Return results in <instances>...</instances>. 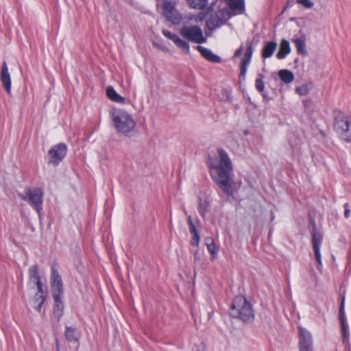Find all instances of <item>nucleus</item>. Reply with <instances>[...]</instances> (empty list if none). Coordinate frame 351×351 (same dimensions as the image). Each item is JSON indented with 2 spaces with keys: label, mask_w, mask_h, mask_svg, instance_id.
Returning a JSON list of instances; mask_svg holds the SVG:
<instances>
[{
  "label": "nucleus",
  "mask_w": 351,
  "mask_h": 351,
  "mask_svg": "<svg viewBox=\"0 0 351 351\" xmlns=\"http://www.w3.org/2000/svg\"><path fill=\"white\" fill-rule=\"evenodd\" d=\"M217 158H210L208 167L211 178L227 195L233 194V165L228 154L222 149L218 150Z\"/></svg>",
  "instance_id": "f257e3e1"
},
{
  "label": "nucleus",
  "mask_w": 351,
  "mask_h": 351,
  "mask_svg": "<svg viewBox=\"0 0 351 351\" xmlns=\"http://www.w3.org/2000/svg\"><path fill=\"white\" fill-rule=\"evenodd\" d=\"M179 33L184 39L180 38L178 35L171 33L169 30H162L163 35L172 40L173 43L186 54L190 53V45L188 42L202 44L207 41V38L204 36L203 30L197 25H184L180 28Z\"/></svg>",
  "instance_id": "f03ea898"
},
{
  "label": "nucleus",
  "mask_w": 351,
  "mask_h": 351,
  "mask_svg": "<svg viewBox=\"0 0 351 351\" xmlns=\"http://www.w3.org/2000/svg\"><path fill=\"white\" fill-rule=\"evenodd\" d=\"M112 125L116 131L125 136H129L134 131L136 122L128 111L114 108L110 111Z\"/></svg>",
  "instance_id": "7ed1b4c3"
},
{
  "label": "nucleus",
  "mask_w": 351,
  "mask_h": 351,
  "mask_svg": "<svg viewBox=\"0 0 351 351\" xmlns=\"http://www.w3.org/2000/svg\"><path fill=\"white\" fill-rule=\"evenodd\" d=\"M230 313L232 317L251 322L254 319V313L251 304L242 295L236 296L232 302Z\"/></svg>",
  "instance_id": "20e7f679"
},
{
  "label": "nucleus",
  "mask_w": 351,
  "mask_h": 351,
  "mask_svg": "<svg viewBox=\"0 0 351 351\" xmlns=\"http://www.w3.org/2000/svg\"><path fill=\"white\" fill-rule=\"evenodd\" d=\"M334 128L340 137L346 141H351V118L342 113L335 117Z\"/></svg>",
  "instance_id": "39448f33"
},
{
  "label": "nucleus",
  "mask_w": 351,
  "mask_h": 351,
  "mask_svg": "<svg viewBox=\"0 0 351 351\" xmlns=\"http://www.w3.org/2000/svg\"><path fill=\"white\" fill-rule=\"evenodd\" d=\"M162 15L172 24L178 25L182 22V16L176 9L175 3L166 1L162 4Z\"/></svg>",
  "instance_id": "423d86ee"
},
{
  "label": "nucleus",
  "mask_w": 351,
  "mask_h": 351,
  "mask_svg": "<svg viewBox=\"0 0 351 351\" xmlns=\"http://www.w3.org/2000/svg\"><path fill=\"white\" fill-rule=\"evenodd\" d=\"M43 192L40 189L34 188L29 189L25 195L23 197L25 201L28 202L40 214L43 205Z\"/></svg>",
  "instance_id": "0eeeda50"
},
{
  "label": "nucleus",
  "mask_w": 351,
  "mask_h": 351,
  "mask_svg": "<svg viewBox=\"0 0 351 351\" xmlns=\"http://www.w3.org/2000/svg\"><path fill=\"white\" fill-rule=\"evenodd\" d=\"M230 17L228 10H220L212 14L206 21V25L210 30H213L223 25Z\"/></svg>",
  "instance_id": "6e6552de"
},
{
  "label": "nucleus",
  "mask_w": 351,
  "mask_h": 351,
  "mask_svg": "<svg viewBox=\"0 0 351 351\" xmlns=\"http://www.w3.org/2000/svg\"><path fill=\"white\" fill-rule=\"evenodd\" d=\"M66 146L63 143L55 145L49 152V162L58 165L66 154Z\"/></svg>",
  "instance_id": "1a4fd4ad"
},
{
  "label": "nucleus",
  "mask_w": 351,
  "mask_h": 351,
  "mask_svg": "<svg viewBox=\"0 0 351 351\" xmlns=\"http://www.w3.org/2000/svg\"><path fill=\"white\" fill-rule=\"evenodd\" d=\"M322 241V235L318 231L313 230L312 232V244L315 257L317 263V268L318 270L322 271V263L320 252V247Z\"/></svg>",
  "instance_id": "9d476101"
},
{
  "label": "nucleus",
  "mask_w": 351,
  "mask_h": 351,
  "mask_svg": "<svg viewBox=\"0 0 351 351\" xmlns=\"http://www.w3.org/2000/svg\"><path fill=\"white\" fill-rule=\"evenodd\" d=\"M300 351H313L311 333L306 329L299 327Z\"/></svg>",
  "instance_id": "9b49d317"
},
{
  "label": "nucleus",
  "mask_w": 351,
  "mask_h": 351,
  "mask_svg": "<svg viewBox=\"0 0 351 351\" xmlns=\"http://www.w3.org/2000/svg\"><path fill=\"white\" fill-rule=\"evenodd\" d=\"M51 293L52 296H62L63 288L62 279L57 269L54 267L51 269Z\"/></svg>",
  "instance_id": "f8f14e48"
},
{
  "label": "nucleus",
  "mask_w": 351,
  "mask_h": 351,
  "mask_svg": "<svg viewBox=\"0 0 351 351\" xmlns=\"http://www.w3.org/2000/svg\"><path fill=\"white\" fill-rule=\"evenodd\" d=\"M1 81L2 86L8 93H11V77L8 71L7 63L5 61L3 62L1 70Z\"/></svg>",
  "instance_id": "ddd939ff"
},
{
  "label": "nucleus",
  "mask_w": 351,
  "mask_h": 351,
  "mask_svg": "<svg viewBox=\"0 0 351 351\" xmlns=\"http://www.w3.org/2000/svg\"><path fill=\"white\" fill-rule=\"evenodd\" d=\"M253 53V47L251 43L248 44L247 49L244 53V58L241 62V73L240 77L245 78L247 71V67L250 63L252 56Z\"/></svg>",
  "instance_id": "4468645a"
},
{
  "label": "nucleus",
  "mask_w": 351,
  "mask_h": 351,
  "mask_svg": "<svg viewBox=\"0 0 351 351\" xmlns=\"http://www.w3.org/2000/svg\"><path fill=\"white\" fill-rule=\"evenodd\" d=\"M29 284L36 285L37 289L41 290L43 287L39 274L38 267L36 265H32L29 269Z\"/></svg>",
  "instance_id": "2eb2a0df"
},
{
  "label": "nucleus",
  "mask_w": 351,
  "mask_h": 351,
  "mask_svg": "<svg viewBox=\"0 0 351 351\" xmlns=\"http://www.w3.org/2000/svg\"><path fill=\"white\" fill-rule=\"evenodd\" d=\"M46 300V292L44 291L43 287L34 295V298L31 299V305L38 311H40L42 305Z\"/></svg>",
  "instance_id": "dca6fc26"
},
{
  "label": "nucleus",
  "mask_w": 351,
  "mask_h": 351,
  "mask_svg": "<svg viewBox=\"0 0 351 351\" xmlns=\"http://www.w3.org/2000/svg\"><path fill=\"white\" fill-rule=\"evenodd\" d=\"M227 3L230 8L228 12L230 16L240 14L245 11L243 0H227Z\"/></svg>",
  "instance_id": "f3484780"
},
{
  "label": "nucleus",
  "mask_w": 351,
  "mask_h": 351,
  "mask_svg": "<svg viewBox=\"0 0 351 351\" xmlns=\"http://www.w3.org/2000/svg\"><path fill=\"white\" fill-rule=\"evenodd\" d=\"M344 302L345 298L344 297L341 299L340 309H339V319L340 323L341 326V331H342V335H343V343L346 342L348 339V326L346 325V316L344 313Z\"/></svg>",
  "instance_id": "a211bd4d"
},
{
  "label": "nucleus",
  "mask_w": 351,
  "mask_h": 351,
  "mask_svg": "<svg viewBox=\"0 0 351 351\" xmlns=\"http://www.w3.org/2000/svg\"><path fill=\"white\" fill-rule=\"evenodd\" d=\"M62 296H53L54 304L53 308V316L59 322L64 313V303L62 300Z\"/></svg>",
  "instance_id": "6ab92c4d"
},
{
  "label": "nucleus",
  "mask_w": 351,
  "mask_h": 351,
  "mask_svg": "<svg viewBox=\"0 0 351 351\" xmlns=\"http://www.w3.org/2000/svg\"><path fill=\"white\" fill-rule=\"evenodd\" d=\"M196 49L204 58L210 62L218 63L221 60L219 56L214 54L210 49L206 47L198 45L196 47Z\"/></svg>",
  "instance_id": "aec40b11"
},
{
  "label": "nucleus",
  "mask_w": 351,
  "mask_h": 351,
  "mask_svg": "<svg viewBox=\"0 0 351 351\" xmlns=\"http://www.w3.org/2000/svg\"><path fill=\"white\" fill-rule=\"evenodd\" d=\"M64 336L68 341L77 342L80 337V332L76 328L66 326Z\"/></svg>",
  "instance_id": "412c9836"
},
{
  "label": "nucleus",
  "mask_w": 351,
  "mask_h": 351,
  "mask_svg": "<svg viewBox=\"0 0 351 351\" xmlns=\"http://www.w3.org/2000/svg\"><path fill=\"white\" fill-rule=\"evenodd\" d=\"M291 52V47L288 40L282 39L280 43L279 51L277 53V58L280 60L284 59Z\"/></svg>",
  "instance_id": "4be33fe9"
},
{
  "label": "nucleus",
  "mask_w": 351,
  "mask_h": 351,
  "mask_svg": "<svg viewBox=\"0 0 351 351\" xmlns=\"http://www.w3.org/2000/svg\"><path fill=\"white\" fill-rule=\"evenodd\" d=\"M106 93L108 97L111 101L119 104H123L125 102V99L122 96L119 95L112 86H108L106 88Z\"/></svg>",
  "instance_id": "5701e85b"
},
{
  "label": "nucleus",
  "mask_w": 351,
  "mask_h": 351,
  "mask_svg": "<svg viewBox=\"0 0 351 351\" xmlns=\"http://www.w3.org/2000/svg\"><path fill=\"white\" fill-rule=\"evenodd\" d=\"M277 48V43L274 41L267 42L263 49L262 56L264 58L271 57Z\"/></svg>",
  "instance_id": "b1692460"
},
{
  "label": "nucleus",
  "mask_w": 351,
  "mask_h": 351,
  "mask_svg": "<svg viewBox=\"0 0 351 351\" xmlns=\"http://www.w3.org/2000/svg\"><path fill=\"white\" fill-rule=\"evenodd\" d=\"M293 43H295L297 51L302 55H306L307 51L306 49V39L304 37L296 38L293 39Z\"/></svg>",
  "instance_id": "393cba45"
},
{
  "label": "nucleus",
  "mask_w": 351,
  "mask_h": 351,
  "mask_svg": "<svg viewBox=\"0 0 351 351\" xmlns=\"http://www.w3.org/2000/svg\"><path fill=\"white\" fill-rule=\"evenodd\" d=\"M280 79L285 84H289L294 80L293 73L287 69L280 70L278 72Z\"/></svg>",
  "instance_id": "a878e982"
},
{
  "label": "nucleus",
  "mask_w": 351,
  "mask_h": 351,
  "mask_svg": "<svg viewBox=\"0 0 351 351\" xmlns=\"http://www.w3.org/2000/svg\"><path fill=\"white\" fill-rule=\"evenodd\" d=\"M191 8L195 9H204L208 3V0H186Z\"/></svg>",
  "instance_id": "bb28decb"
},
{
  "label": "nucleus",
  "mask_w": 351,
  "mask_h": 351,
  "mask_svg": "<svg viewBox=\"0 0 351 351\" xmlns=\"http://www.w3.org/2000/svg\"><path fill=\"white\" fill-rule=\"evenodd\" d=\"M313 87L312 83H308L304 85H302L300 86H298L295 88V92L298 95L302 96V95H306L309 93V91L311 90Z\"/></svg>",
  "instance_id": "cd10ccee"
},
{
  "label": "nucleus",
  "mask_w": 351,
  "mask_h": 351,
  "mask_svg": "<svg viewBox=\"0 0 351 351\" xmlns=\"http://www.w3.org/2000/svg\"><path fill=\"white\" fill-rule=\"evenodd\" d=\"M263 214V208L258 204L252 206V215L254 217H258Z\"/></svg>",
  "instance_id": "c85d7f7f"
},
{
  "label": "nucleus",
  "mask_w": 351,
  "mask_h": 351,
  "mask_svg": "<svg viewBox=\"0 0 351 351\" xmlns=\"http://www.w3.org/2000/svg\"><path fill=\"white\" fill-rule=\"evenodd\" d=\"M191 234H193V238L191 241V244L192 245L198 246L200 241V235L199 232L191 233Z\"/></svg>",
  "instance_id": "c756f323"
},
{
  "label": "nucleus",
  "mask_w": 351,
  "mask_h": 351,
  "mask_svg": "<svg viewBox=\"0 0 351 351\" xmlns=\"http://www.w3.org/2000/svg\"><path fill=\"white\" fill-rule=\"evenodd\" d=\"M207 202L206 201L200 200L199 202V212L204 217L206 213Z\"/></svg>",
  "instance_id": "7c9ffc66"
},
{
  "label": "nucleus",
  "mask_w": 351,
  "mask_h": 351,
  "mask_svg": "<svg viewBox=\"0 0 351 351\" xmlns=\"http://www.w3.org/2000/svg\"><path fill=\"white\" fill-rule=\"evenodd\" d=\"M261 78H258L256 80V88L259 92H263L265 88L264 82L262 80L263 77L262 75H260Z\"/></svg>",
  "instance_id": "2f4dec72"
},
{
  "label": "nucleus",
  "mask_w": 351,
  "mask_h": 351,
  "mask_svg": "<svg viewBox=\"0 0 351 351\" xmlns=\"http://www.w3.org/2000/svg\"><path fill=\"white\" fill-rule=\"evenodd\" d=\"M207 248H208V250L209 251V252L210 253L213 258H215L217 254V248L215 245V243L213 244H208L206 245Z\"/></svg>",
  "instance_id": "473e14b6"
},
{
  "label": "nucleus",
  "mask_w": 351,
  "mask_h": 351,
  "mask_svg": "<svg viewBox=\"0 0 351 351\" xmlns=\"http://www.w3.org/2000/svg\"><path fill=\"white\" fill-rule=\"evenodd\" d=\"M297 2L306 8H311L313 6V3L310 0H297Z\"/></svg>",
  "instance_id": "72a5a7b5"
},
{
  "label": "nucleus",
  "mask_w": 351,
  "mask_h": 351,
  "mask_svg": "<svg viewBox=\"0 0 351 351\" xmlns=\"http://www.w3.org/2000/svg\"><path fill=\"white\" fill-rule=\"evenodd\" d=\"M205 344L201 342L199 344L195 345L191 351H205Z\"/></svg>",
  "instance_id": "f704fd0d"
},
{
  "label": "nucleus",
  "mask_w": 351,
  "mask_h": 351,
  "mask_svg": "<svg viewBox=\"0 0 351 351\" xmlns=\"http://www.w3.org/2000/svg\"><path fill=\"white\" fill-rule=\"evenodd\" d=\"M243 53V49L242 47H240L234 53V57H239Z\"/></svg>",
  "instance_id": "c9c22d12"
},
{
  "label": "nucleus",
  "mask_w": 351,
  "mask_h": 351,
  "mask_svg": "<svg viewBox=\"0 0 351 351\" xmlns=\"http://www.w3.org/2000/svg\"><path fill=\"white\" fill-rule=\"evenodd\" d=\"M154 45L163 51H165V52L167 51V48L164 45H160L157 43H154Z\"/></svg>",
  "instance_id": "e433bc0d"
},
{
  "label": "nucleus",
  "mask_w": 351,
  "mask_h": 351,
  "mask_svg": "<svg viewBox=\"0 0 351 351\" xmlns=\"http://www.w3.org/2000/svg\"><path fill=\"white\" fill-rule=\"evenodd\" d=\"M205 245H207L208 244H213L215 243L214 240L211 237H207L204 240Z\"/></svg>",
  "instance_id": "4c0bfd02"
},
{
  "label": "nucleus",
  "mask_w": 351,
  "mask_h": 351,
  "mask_svg": "<svg viewBox=\"0 0 351 351\" xmlns=\"http://www.w3.org/2000/svg\"><path fill=\"white\" fill-rule=\"evenodd\" d=\"M189 232H190L191 234L193 233V232H198L197 230L196 229L194 223L191 224L189 226Z\"/></svg>",
  "instance_id": "58836bf2"
},
{
  "label": "nucleus",
  "mask_w": 351,
  "mask_h": 351,
  "mask_svg": "<svg viewBox=\"0 0 351 351\" xmlns=\"http://www.w3.org/2000/svg\"><path fill=\"white\" fill-rule=\"evenodd\" d=\"M350 209L346 208L345 212H344L345 217H347V218L349 217H350Z\"/></svg>",
  "instance_id": "ea45409f"
},
{
  "label": "nucleus",
  "mask_w": 351,
  "mask_h": 351,
  "mask_svg": "<svg viewBox=\"0 0 351 351\" xmlns=\"http://www.w3.org/2000/svg\"><path fill=\"white\" fill-rule=\"evenodd\" d=\"M193 223H194L192 219V217H191V215H189L188 216V224H189V226H190L191 224H193Z\"/></svg>",
  "instance_id": "a19ab883"
},
{
  "label": "nucleus",
  "mask_w": 351,
  "mask_h": 351,
  "mask_svg": "<svg viewBox=\"0 0 351 351\" xmlns=\"http://www.w3.org/2000/svg\"><path fill=\"white\" fill-rule=\"evenodd\" d=\"M194 257H195V261H199V256L198 254V252H195V254H194Z\"/></svg>",
  "instance_id": "79ce46f5"
},
{
  "label": "nucleus",
  "mask_w": 351,
  "mask_h": 351,
  "mask_svg": "<svg viewBox=\"0 0 351 351\" xmlns=\"http://www.w3.org/2000/svg\"><path fill=\"white\" fill-rule=\"evenodd\" d=\"M194 19H195V21H197V19L194 16H189V20H194Z\"/></svg>",
  "instance_id": "37998d69"
}]
</instances>
